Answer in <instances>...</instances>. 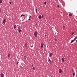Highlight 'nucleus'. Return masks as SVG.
<instances>
[{
    "mask_svg": "<svg viewBox=\"0 0 77 77\" xmlns=\"http://www.w3.org/2000/svg\"><path fill=\"white\" fill-rule=\"evenodd\" d=\"M38 32H34V35L35 38H37V37L38 36Z\"/></svg>",
    "mask_w": 77,
    "mask_h": 77,
    "instance_id": "1",
    "label": "nucleus"
},
{
    "mask_svg": "<svg viewBox=\"0 0 77 77\" xmlns=\"http://www.w3.org/2000/svg\"><path fill=\"white\" fill-rule=\"evenodd\" d=\"M6 19H4V20L3 21V23H4V24H5V23H6Z\"/></svg>",
    "mask_w": 77,
    "mask_h": 77,
    "instance_id": "2",
    "label": "nucleus"
},
{
    "mask_svg": "<svg viewBox=\"0 0 77 77\" xmlns=\"http://www.w3.org/2000/svg\"><path fill=\"white\" fill-rule=\"evenodd\" d=\"M48 61H49V63H50V64H51L52 63V61L50 60V59H48Z\"/></svg>",
    "mask_w": 77,
    "mask_h": 77,
    "instance_id": "3",
    "label": "nucleus"
},
{
    "mask_svg": "<svg viewBox=\"0 0 77 77\" xmlns=\"http://www.w3.org/2000/svg\"><path fill=\"white\" fill-rule=\"evenodd\" d=\"M1 77H4V74L3 73H1Z\"/></svg>",
    "mask_w": 77,
    "mask_h": 77,
    "instance_id": "4",
    "label": "nucleus"
},
{
    "mask_svg": "<svg viewBox=\"0 0 77 77\" xmlns=\"http://www.w3.org/2000/svg\"><path fill=\"white\" fill-rule=\"evenodd\" d=\"M59 73L60 74H61V73H62V71L61 70V69H59Z\"/></svg>",
    "mask_w": 77,
    "mask_h": 77,
    "instance_id": "5",
    "label": "nucleus"
},
{
    "mask_svg": "<svg viewBox=\"0 0 77 77\" xmlns=\"http://www.w3.org/2000/svg\"><path fill=\"white\" fill-rule=\"evenodd\" d=\"M44 47V44L42 43H41V47L42 48H43Z\"/></svg>",
    "mask_w": 77,
    "mask_h": 77,
    "instance_id": "6",
    "label": "nucleus"
},
{
    "mask_svg": "<svg viewBox=\"0 0 77 77\" xmlns=\"http://www.w3.org/2000/svg\"><path fill=\"white\" fill-rule=\"evenodd\" d=\"M61 60L63 62H64V58H62Z\"/></svg>",
    "mask_w": 77,
    "mask_h": 77,
    "instance_id": "7",
    "label": "nucleus"
},
{
    "mask_svg": "<svg viewBox=\"0 0 77 77\" xmlns=\"http://www.w3.org/2000/svg\"><path fill=\"white\" fill-rule=\"evenodd\" d=\"M52 55H53V54L52 53H51L50 54V57H51V56H52Z\"/></svg>",
    "mask_w": 77,
    "mask_h": 77,
    "instance_id": "8",
    "label": "nucleus"
},
{
    "mask_svg": "<svg viewBox=\"0 0 77 77\" xmlns=\"http://www.w3.org/2000/svg\"><path fill=\"white\" fill-rule=\"evenodd\" d=\"M14 29H16V25L14 26Z\"/></svg>",
    "mask_w": 77,
    "mask_h": 77,
    "instance_id": "9",
    "label": "nucleus"
},
{
    "mask_svg": "<svg viewBox=\"0 0 77 77\" xmlns=\"http://www.w3.org/2000/svg\"><path fill=\"white\" fill-rule=\"evenodd\" d=\"M41 18H42V17L41 16V15H40L39 16V19H41Z\"/></svg>",
    "mask_w": 77,
    "mask_h": 77,
    "instance_id": "10",
    "label": "nucleus"
},
{
    "mask_svg": "<svg viewBox=\"0 0 77 77\" xmlns=\"http://www.w3.org/2000/svg\"><path fill=\"white\" fill-rule=\"evenodd\" d=\"M10 56H11V55H10V54H8V57H10Z\"/></svg>",
    "mask_w": 77,
    "mask_h": 77,
    "instance_id": "11",
    "label": "nucleus"
},
{
    "mask_svg": "<svg viewBox=\"0 0 77 77\" xmlns=\"http://www.w3.org/2000/svg\"><path fill=\"white\" fill-rule=\"evenodd\" d=\"M77 38V37H76L75 38H74V39L73 40H74V41H75V40H76V39Z\"/></svg>",
    "mask_w": 77,
    "mask_h": 77,
    "instance_id": "12",
    "label": "nucleus"
},
{
    "mask_svg": "<svg viewBox=\"0 0 77 77\" xmlns=\"http://www.w3.org/2000/svg\"><path fill=\"white\" fill-rule=\"evenodd\" d=\"M75 72H74L73 73V76H75Z\"/></svg>",
    "mask_w": 77,
    "mask_h": 77,
    "instance_id": "13",
    "label": "nucleus"
},
{
    "mask_svg": "<svg viewBox=\"0 0 77 77\" xmlns=\"http://www.w3.org/2000/svg\"><path fill=\"white\" fill-rule=\"evenodd\" d=\"M21 30L20 29H19L18 30V32H19V33H20V32H21Z\"/></svg>",
    "mask_w": 77,
    "mask_h": 77,
    "instance_id": "14",
    "label": "nucleus"
},
{
    "mask_svg": "<svg viewBox=\"0 0 77 77\" xmlns=\"http://www.w3.org/2000/svg\"><path fill=\"white\" fill-rule=\"evenodd\" d=\"M69 15L70 17H71V16H72V14H69Z\"/></svg>",
    "mask_w": 77,
    "mask_h": 77,
    "instance_id": "15",
    "label": "nucleus"
},
{
    "mask_svg": "<svg viewBox=\"0 0 77 77\" xmlns=\"http://www.w3.org/2000/svg\"><path fill=\"white\" fill-rule=\"evenodd\" d=\"M37 8H36L35 9V12H36V13H37Z\"/></svg>",
    "mask_w": 77,
    "mask_h": 77,
    "instance_id": "16",
    "label": "nucleus"
},
{
    "mask_svg": "<svg viewBox=\"0 0 77 77\" xmlns=\"http://www.w3.org/2000/svg\"><path fill=\"white\" fill-rule=\"evenodd\" d=\"M74 41V40H72L71 41V43H72V42H73Z\"/></svg>",
    "mask_w": 77,
    "mask_h": 77,
    "instance_id": "17",
    "label": "nucleus"
},
{
    "mask_svg": "<svg viewBox=\"0 0 77 77\" xmlns=\"http://www.w3.org/2000/svg\"><path fill=\"white\" fill-rule=\"evenodd\" d=\"M0 3H2V0H0Z\"/></svg>",
    "mask_w": 77,
    "mask_h": 77,
    "instance_id": "18",
    "label": "nucleus"
},
{
    "mask_svg": "<svg viewBox=\"0 0 77 77\" xmlns=\"http://www.w3.org/2000/svg\"><path fill=\"white\" fill-rule=\"evenodd\" d=\"M20 29V27H19L18 28L17 30H20L19 29Z\"/></svg>",
    "mask_w": 77,
    "mask_h": 77,
    "instance_id": "19",
    "label": "nucleus"
},
{
    "mask_svg": "<svg viewBox=\"0 0 77 77\" xmlns=\"http://www.w3.org/2000/svg\"><path fill=\"white\" fill-rule=\"evenodd\" d=\"M24 59H26V56H24Z\"/></svg>",
    "mask_w": 77,
    "mask_h": 77,
    "instance_id": "20",
    "label": "nucleus"
},
{
    "mask_svg": "<svg viewBox=\"0 0 77 77\" xmlns=\"http://www.w3.org/2000/svg\"><path fill=\"white\" fill-rule=\"evenodd\" d=\"M33 69L34 70H35V67H33Z\"/></svg>",
    "mask_w": 77,
    "mask_h": 77,
    "instance_id": "21",
    "label": "nucleus"
},
{
    "mask_svg": "<svg viewBox=\"0 0 77 77\" xmlns=\"http://www.w3.org/2000/svg\"><path fill=\"white\" fill-rule=\"evenodd\" d=\"M17 64H18V63H19V62L18 61H17Z\"/></svg>",
    "mask_w": 77,
    "mask_h": 77,
    "instance_id": "22",
    "label": "nucleus"
},
{
    "mask_svg": "<svg viewBox=\"0 0 77 77\" xmlns=\"http://www.w3.org/2000/svg\"><path fill=\"white\" fill-rule=\"evenodd\" d=\"M45 5H46L47 4V3L46 2H44Z\"/></svg>",
    "mask_w": 77,
    "mask_h": 77,
    "instance_id": "23",
    "label": "nucleus"
},
{
    "mask_svg": "<svg viewBox=\"0 0 77 77\" xmlns=\"http://www.w3.org/2000/svg\"><path fill=\"white\" fill-rule=\"evenodd\" d=\"M74 34V32H72V35H73Z\"/></svg>",
    "mask_w": 77,
    "mask_h": 77,
    "instance_id": "24",
    "label": "nucleus"
},
{
    "mask_svg": "<svg viewBox=\"0 0 77 77\" xmlns=\"http://www.w3.org/2000/svg\"><path fill=\"white\" fill-rule=\"evenodd\" d=\"M9 4H12V2H10Z\"/></svg>",
    "mask_w": 77,
    "mask_h": 77,
    "instance_id": "25",
    "label": "nucleus"
},
{
    "mask_svg": "<svg viewBox=\"0 0 77 77\" xmlns=\"http://www.w3.org/2000/svg\"><path fill=\"white\" fill-rule=\"evenodd\" d=\"M1 11H2V10H1V9H0V13H1Z\"/></svg>",
    "mask_w": 77,
    "mask_h": 77,
    "instance_id": "26",
    "label": "nucleus"
},
{
    "mask_svg": "<svg viewBox=\"0 0 77 77\" xmlns=\"http://www.w3.org/2000/svg\"><path fill=\"white\" fill-rule=\"evenodd\" d=\"M30 17H31V16L29 15V18H30Z\"/></svg>",
    "mask_w": 77,
    "mask_h": 77,
    "instance_id": "27",
    "label": "nucleus"
},
{
    "mask_svg": "<svg viewBox=\"0 0 77 77\" xmlns=\"http://www.w3.org/2000/svg\"><path fill=\"white\" fill-rule=\"evenodd\" d=\"M43 17H44V16H43V15H42V18H43Z\"/></svg>",
    "mask_w": 77,
    "mask_h": 77,
    "instance_id": "28",
    "label": "nucleus"
},
{
    "mask_svg": "<svg viewBox=\"0 0 77 77\" xmlns=\"http://www.w3.org/2000/svg\"><path fill=\"white\" fill-rule=\"evenodd\" d=\"M54 40L55 41H57V39H55Z\"/></svg>",
    "mask_w": 77,
    "mask_h": 77,
    "instance_id": "29",
    "label": "nucleus"
},
{
    "mask_svg": "<svg viewBox=\"0 0 77 77\" xmlns=\"http://www.w3.org/2000/svg\"><path fill=\"white\" fill-rule=\"evenodd\" d=\"M57 7V8H59V5H58Z\"/></svg>",
    "mask_w": 77,
    "mask_h": 77,
    "instance_id": "30",
    "label": "nucleus"
},
{
    "mask_svg": "<svg viewBox=\"0 0 77 77\" xmlns=\"http://www.w3.org/2000/svg\"><path fill=\"white\" fill-rule=\"evenodd\" d=\"M28 20H30V18H29V19H28Z\"/></svg>",
    "mask_w": 77,
    "mask_h": 77,
    "instance_id": "31",
    "label": "nucleus"
},
{
    "mask_svg": "<svg viewBox=\"0 0 77 77\" xmlns=\"http://www.w3.org/2000/svg\"><path fill=\"white\" fill-rule=\"evenodd\" d=\"M33 47V45H32L31 46V47Z\"/></svg>",
    "mask_w": 77,
    "mask_h": 77,
    "instance_id": "32",
    "label": "nucleus"
},
{
    "mask_svg": "<svg viewBox=\"0 0 77 77\" xmlns=\"http://www.w3.org/2000/svg\"><path fill=\"white\" fill-rule=\"evenodd\" d=\"M32 67H33V64L32 65Z\"/></svg>",
    "mask_w": 77,
    "mask_h": 77,
    "instance_id": "33",
    "label": "nucleus"
},
{
    "mask_svg": "<svg viewBox=\"0 0 77 77\" xmlns=\"http://www.w3.org/2000/svg\"><path fill=\"white\" fill-rule=\"evenodd\" d=\"M23 15H21V17H23Z\"/></svg>",
    "mask_w": 77,
    "mask_h": 77,
    "instance_id": "34",
    "label": "nucleus"
},
{
    "mask_svg": "<svg viewBox=\"0 0 77 77\" xmlns=\"http://www.w3.org/2000/svg\"><path fill=\"white\" fill-rule=\"evenodd\" d=\"M23 17H25V16L24 15H23Z\"/></svg>",
    "mask_w": 77,
    "mask_h": 77,
    "instance_id": "35",
    "label": "nucleus"
},
{
    "mask_svg": "<svg viewBox=\"0 0 77 77\" xmlns=\"http://www.w3.org/2000/svg\"><path fill=\"white\" fill-rule=\"evenodd\" d=\"M38 23H36V25H37Z\"/></svg>",
    "mask_w": 77,
    "mask_h": 77,
    "instance_id": "36",
    "label": "nucleus"
},
{
    "mask_svg": "<svg viewBox=\"0 0 77 77\" xmlns=\"http://www.w3.org/2000/svg\"><path fill=\"white\" fill-rule=\"evenodd\" d=\"M63 29H64L65 28V27L63 26Z\"/></svg>",
    "mask_w": 77,
    "mask_h": 77,
    "instance_id": "37",
    "label": "nucleus"
},
{
    "mask_svg": "<svg viewBox=\"0 0 77 77\" xmlns=\"http://www.w3.org/2000/svg\"><path fill=\"white\" fill-rule=\"evenodd\" d=\"M76 42H77V40L76 41Z\"/></svg>",
    "mask_w": 77,
    "mask_h": 77,
    "instance_id": "38",
    "label": "nucleus"
},
{
    "mask_svg": "<svg viewBox=\"0 0 77 77\" xmlns=\"http://www.w3.org/2000/svg\"><path fill=\"white\" fill-rule=\"evenodd\" d=\"M49 1H50V0H48Z\"/></svg>",
    "mask_w": 77,
    "mask_h": 77,
    "instance_id": "39",
    "label": "nucleus"
},
{
    "mask_svg": "<svg viewBox=\"0 0 77 77\" xmlns=\"http://www.w3.org/2000/svg\"><path fill=\"white\" fill-rule=\"evenodd\" d=\"M45 36H46V35H45Z\"/></svg>",
    "mask_w": 77,
    "mask_h": 77,
    "instance_id": "40",
    "label": "nucleus"
}]
</instances>
